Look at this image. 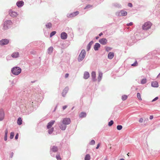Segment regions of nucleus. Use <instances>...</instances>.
Segmentation results:
<instances>
[{"instance_id":"1","label":"nucleus","mask_w":160,"mask_h":160,"mask_svg":"<svg viewBox=\"0 0 160 160\" xmlns=\"http://www.w3.org/2000/svg\"><path fill=\"white\" fill-rule=\"evenodd\" d=\"M21 68L18 67L16 66L12 68L11 70V72L12 74L15 75H18L21 73Z\"/></svg>"},{"instance_id":"2","label":"nucleus","mask_w":160,"mask_h":160,"mask_svg":"<svg viewBox=\"0 0 160 160\" xmlns=\"http://www.w3.org/2000/svg\"><path fill=\"white\" fill-rule=\"evenodd\" d=\"M12 24V22L11 20H7L4 22L3 28V29L7 30L10 28Z\"/></svg>"},{"instance_id":"3","label":"nucleus","mask_w":160,"mask_h":160,"mask_svg":"<svg viewBox=\"0 0 160 160\" xmlns=\"http://www.w3.org/2000/svg\"><path fill=\"white\" fill-rule=\"evenodd\" d=\"M152 25V23L149 21L145 22L142 26V29L147 30L150 28Z\"/></svg>"},{"instance_id":"4","label":"nucleus","mask_w":160,"mask_h":160,"mask_svg":"<svg viewBox=\"0 0 160 160\" xmlns=\"http://www.w3.org/2000/svg\"><path fill=\"white\" fill-rule=\"evenodd\" d=\"M86 55V52L84 50H82L79 54L78 60V61L80 62L82 61Z\"/></svg>"},{"instance_id":"5","label":"nucleus","mask_w":160,"mask_h":160,"mask_svg":"<svg viewBox=\"0 0 160 160\" xmlns=\"http://www.w3.org/2000/svg\"><path fill=\"white\" fill-rule=\"evenodd\" d=\"M25 109H26V111H25V113L26 114H29L33 110V108L31 105L30 107H24Z\"/></svg>"},{"instance_id":"6","label":"nucleus","mask_w":160,"mask_h":160,"mask_svg":"<svg viewBox=\"0 0 160 160\" xmlns=\"http://www.w3.org/2000/svg\"><path fill=\"white\" fill-rule=\"evenodd\" d=\"M62 122L66 126L67 125L70 124L71 122L70 119L69 118H64Z\"/></svg>"},{"instance_id":"7","label":"nucleus","mask_w":160,"mask_h":160,"mask_svg":"<svg viewBox=\"0 0 160 160\" xmlns=\"http://www.w3.org/2000/svg\"><path fill=\"white\" fill-rule=\"evenodd\" d=\"M9 41L7 39H2L0 41V45L4 46L8 43Z\"/></svg>"},{"instance_id":"8","label":"nucleus","mask_w":160,"mask_h":160,"mask_svg":"<svg viewBox=\"0 0 160 160\" xmlns=\"http://www.w3.org/2000/svg\"><path fill=\"white\" fill-rule=\"evenodd\" d=\"M9 13L10 15L12 17H16L18 15L17 12L12 11L11 10H9Z\"/></svg>"},{"instance_id":"9","label":"nucleus","mask_w":160,"mask_h":160,"mask_svg":"<svg viewBox=\"0 0 160 160\" xmlns=\"http://www.w3.org/2000/svg\"><path fill=\"white\" fill-rule=\"evenodd\" d=\"M79 13V12L78 11H76L74 12H73L72 13L69 14L68 15L67 17L68 18L72 17H75L78 15Z\"/></svg>"},{"instance_id":"10","label":"nucleus","mask_w":160,"mask_h":160,"mask_svg":"<svg viewBox=\"0 0 160 160\" xmlns=\"http://www.w3.org/2000/svg\"><path fill=\"white\" fill-rule=\"evenodd\" d=\"M99 42L101 44L105 45L107 43V40L105 38H103L100 39Z\"/></svg>"},{"instance_id":"11","label":"nucleus","mask_w":160,"mask_h":160,"mask_svg":"<svg viewBox=\"0 0 160 160\" xmlns=\"http://www.w3.org/2000/svg\"><path fill=\"white\" fill-rule=\"evenodd\" d=\"M59 127L62 130H65L67 128V126L64 123H63L62 122L60 123Z\"/></svg>"},{"instance_id":"12","label":"nucleus","mask_w":160,"mask_h":160,"mask_svg":"<svg viewBox=\"0 0 160 160\" xmlns=\"http://www.w3.org/2000/svg\"><path fill=\"white\" fill-rule=\"evenodd\" d=\"M4 117V113L2 109H0V121H2Z\"/></svg>"},{"instance_id":"13","label":"nucleus","mask_w":160,"mask_h":160,"mask_svg":"<svg viewBox=\"0 0 160 160\" xmlns=\"http://www.w3.org/2000/svg\"><path fill=\"white\" fill-rule=\"evenodd\" d=\"M55 122V121L54 120H52L48 122L47 125V128L48 129H49L52 128V127L53 125Z\"/></svg>"},{"instance_id":"14","label":"nucleus","mask_w":160,"mask_h":160,"mask_svg":"<svg viewBox=\"0 0 160 160\" xmlns=\"http://www.w3.org/2000/svg\"><path fill=\"white\" fill-rule=\"evenodd\" d=\"M24 2L22 1H18L16 3V5L18 8L22 7L24 5Z\"/></svg>"},{"instance_id":"15","label":"nucleus","mask_w":160,"mask_h":160,"mask_svg":"<svg viewBox=\"0 0 160 160\" xmlns=\"http://www.w3.org/2000/svg\"><path fill=\"white\" fill-rule=\"evenodd\" d=\"M67 37V34L65 32H62L61 34V38L62 39H66Z\"/></svg>"},{"instance_id":"16","label":"nucleus","mask_w":160,"mask_h":160,"mask_svg":"<svg viewBox=\"0 0 160 160\" xmlns=\"http://www.w3.org/2000/svg\"><path fill=\"white\" fill-rule=\"evenodd\" d=\"M151 86L155 88H158L159 86L158 83L156 81L152 82H151Z\"/></svg>"},{"instance_id":"17","label":"nucleus","mask_w":160,"mask_h":160,"mask_svg":"<svg viewBox=\"0 0 160 160\" xmlns=\"http://www.w3.org/2000/svg\"><path fill=\"white\" fill-rule=\"evenodd\" d=\"M127 14V12L123 10H121L119 12L118 15L119 16H126Z\"/></svg>"},{"instance_id":"18","label":"nucleus","mask_w":160,"mask_h":160,"mask_svg":"<svg viewBox=\"0 0 160 160\" xmlns=\"http://www.w3.org/2000/svg\"><path fill=\"white\" fill-rule=\"evenodd\" d=\"M19 54L18 52H14L13 53L12 55L11 56L13 58H17L19 57Z\"/></svg>"},{"instance_id":"19","label":"nucleus","mask_w":160,"mask_h":160,"mask_svg":"<svg viewBox=\"0 0 160 160\" xmlns=\"http://www.w3.org/2000/svg\"><path fill=\"white\" fill-rule=\"evenodd\" d=\"M114 56V54L113 52H109L108 55V58L109 59H112Z\"/></svg>"},{"instance_id":"20","label":"nucleus","mask_w":160,"mask_h":160,"mask_svg":"<svg viewBox=\"0 0 160 160\" xmlns=\"http://www.w3.org/2000/svg\"><path fill=\"white\" fill-rule=\"evenodd\" d=\"M100 44L98 43H96L94 47V49L95 50H98V48H99L100 47Z\"/></svg>"},{"instance_id":"21","label":"nucleus","mask_w":160,"mask_h":160,"mask_svg":"<svg viewBox=\"0 0 160 160\" xmlns=\"http://www.w3.org/2000/svg\"><path fill=\"white\" fill-rule=\"evenodd\" d=\"M79 116L81 118H84L86 116V113L85 112H82L80 114Z\"/></svg>"},{"instance_id":"22","label":"nucleus","mask_w":160,"mask_h":160,"mask_svg":"<svg viewBox=\"0 0 160 160\" xmlns=\"http://www.w3.org/2000/svg\"><path fill=\"white\" fill-rule=\"evenodd\" d=\"M89 77V74L88 72H85L84 75V78L85 79H88Z\"/></svg>"},{"instance_id":"23","label":"nucleus","mask_w":160,"mask_h":160,"mask_svg":"<svg viewBox=\"0 0 160 160\" xmlns=\"http://www.w3.org/2000/svg\"><path fill=\"white\" fill-rule=\"evenodd\" d=\"M17 123L19 125H21L22 124V120L21 118L19 117L18 119Z\"/></svg>"},{"instance_id":"24","label":"nucleus","mask_w":160,"mask_h":160,"mask_svg":"<svg viewBox=\"0 0 160 160\" xmlns=\"http://www.w3.org/2000/svg\"><path fill=\"white\" fill-rule=\"evenodd\" d=\"M93 43V42L92 41H91V42H90L88 44V46H87V50L88 51L90 48H91V46L92 45V44Z\"/></svg>"},{"instance_id":"25","label":"nucleus","mask_w":160,"mask_h":160,"mask_svg":"<svg viewBox=\"0 0 160 160\" xmlns=\"http://www.w3.org/2000/svg\"><path fill=\"white\" fill-rule=\"evenodd\" d=\"M53 48L52 47H50L48 50V53H52L53 52Z\"/></svg>"},{"instance_id":"26","label":"nucleus","mask_w":160,"mask_h":160,"mask_svg":"<svg viewBox=\"0 0 160 160\" xmlns=\"http://www.w3.org/2000/svg\"><path fill=\"white\" fill-rule=\"evenodd\" d=\"M68 89L66 88L62 92V95L63 96H65L68 91Z\"/></svg>"},{"instance_id":"27","label":"nucleus","mask_w":160,"mask_h":160,"mask_svg":"<svg viewBox=\"0 0 160 160\" xmlns=\"http://www.w3.org/2000/svg\"><path fill=\"white\" fill-rule=\"evenodd\" d=\"M58 148L56 147L53 146L51 149V150L53 152H56L58 151Z\"/></svg>"},{"instance_id":"28","label":"nucleus","mask_w":160,"mask_h":160,"mask_svg":"<svg viewBox=\"0 0 160 160\" xmlns=\"http://www.w3.org/2000/svg\"><path fill=\"white\" fill-rule=\"evenodd\" d=\"M90 155L88 154H87L85 156L84 159L85 160H90Z\"/></svg>"},{"instance_id":"29","label":"nucleus","mask_w":160,"mask_h":160,"mask_svg":"<svg viewBox=\"0 0 160 160\" xmlns=\"http://www.w3.org/2000/svg\"><path fill=\"white\" fill-rule=\"evenodd\" d=\"M48 129V132L50 134L52 133L54 130V128H52Z\"/></svg>"},{"instance_id":"30","label":"nucleus","mask_w":160,"mask_h":160,"mask_svg":"<svg viewBox=\"0 0 160 160\" xmlns=\"http://www.w3.org/2000/svg\"><path fill=\"white\" fill-rule=\"evenodd\" d=\"M137 97L138 98V99L139 100H140V101L142 100V99L141 98V94H140V93H139V92L137 93Z\"/></svg>"},{"instance_id":"31","label":"nucleus","mask_w":160,"mask_h":160,"mask_svg":"<svg viewBox=\"0 0 160 160\" xmlns=\"http://www.w3.org/2000/svg\"><path fill=\"white\" fill-rule=\"evenodd\" d=\"M52 26V24L51 23H47L46 25V26L47 28H51Z\"/></svg>"},{"instance_id":"32","label":"nucleus","mask_w":160,"mask_h":160,"mask_svg":"<svg viewBox=\"0 0 160 160\" xmlns=\"http://www.w3.org/2000/svg\"><path fill=\"white\" fill-rule=\"evenodd\" d=\"M128 96L126 95H123L122 97V100L124 101L127 99Z\"/></svg>"},{"instance_id":"33","label":"nucleus","mask_w":160,"mask_h":160,"mask_svg":"<svg viewBox=\"0 0 160 160\" xmlns=\"http://www.w3.org/2000/svg\"><path fill=\"white\" fill-rule=\"evenodd\" d=\"M14 133L13 132H11L10 133V138L11 139H12L13 138V137H14Z\"/></svg>"},{"instance_id":"34","label":"nucleus","mask_w":160,"mask_h":160,"mask_svg":"<svg viewBox=\"0 0 160 160\" xmlns=\"http://www.w3.org/2000/svg\"><path fill=\"white\" fill-rule=\"evenodd\" d=\"M96 73L94 72H92V77L93 79H94L96 77Z\"/></svg>"},{"instance_id":"35","label":"nucleus","mask_w":160,"mask_h":160,"mask_svg":"<svg viewBox=\"0 0 160 160\" xmlns=\"http://www.w3.org/2000/svg\"><path fill=\"white\" fill-rule=\"evenodd\" d=\"M147 82V79L146 78L142 79L141 81L142 84H144Z\"/></svg>"},{"instance_id":"36","label":"nucleus","mask_w":160,"mask_h":160,"mask_svg":"<svg viewBox=\"0 0 160 160\" xmlns=\"http://www.w3.org/2000/svg\"><path fill=\"white\" fill-rule=\"evenodd\" d=\"M102 74L101 72H99V76L98 77V79L99 80H100L102 78Z\"/></svg>"},{"instance_id":"37","label":"nucleus","mask_w":160,"mask_h":160,"mask_svg":"<svg viewBox=\"0 0 160 160\" xmlns=\"http://www.w3.org/2000/svg\"><path fill=\"white\" fill-rule=\"evenodd\" d=\"M56 33V31L52 32L50 34V37H52V36L54 35Z\"/></svg>"},{"instance_id":"38","label":"nucleus","mask_w":160,"mask_h":160,"mask_svg":"<svg viewBox=\"0 0 160 160\" xmlns=\"http://www.w3.org/2000/svg\"><path fill=\"white\" fill-rule=\"evenodd\" d=\"M138 62H137V61H135V62H134V63L132 64L131 65L132 66L135 67V66H137L138 65Z\"/></svg>"},{"instance_id":"39","label":"nucleus","mask_w":160,"mask_h":160,"mask_svg":"<svg viewBox=\"0 0 160 160\" xmlns=\"http://www.w3.org/2000/svg\"><path fill=\"white\" fill-rule=\"evenodd\" d=\"M95 141L94 140H92L91 141V142L90 143V144L91 145H93L95 144Z\"/></svg>"},{"instance_id":"40","label":"nucleus","mask_w":160,"mask_h":160,"mask_svg":"<svg viewBox=\"0 0 160 160\" xmlns=\"http://www.w3.org/2000/svg\"><path fill=\"white\" fill-rule=\"evenodd\" d=\"M122 126L121 125H118L117 126V129L118 130H121L122 128Z\"/></svg>"},{"instance_id":"41","label":"nucleus","mask_w":160,"mask_h":160,"mask_svg":"<svg viewBox=\"0 0 160 160\" xmlns=\"http://www.w3.org/2000/svg\"><path fill=\"white\" fill-rule=\"evenodd\" d=\"M113 123V121H111L108 123V126H111Z\"/></svg>"},{"instance_id":"42","label":"nucleus","mask_w":160,"mask_h":160,"mask_svg":"<svg viewBox=\"0 0 160 160\" xmlns=\"http://www.w3.org/2000/svg\"><path fill=\"white\" fill-rule=\"evenodd\" d=\"M92 7V6L90 5H87L84 8V9H87V8H91Z\"/></svg>"},{"instance_id":"43","label":"nucleus","mask_w":160,"mask_h":160,"mask_svg":"<svg viewBox=\"0 0 160 160\" xmlns=\"http://www.w3.org/2000/svg\"><path fill=\"white\" fill-rule=\"evenodd\" d=\"M56 158L58 160V159L61 160V158H60V155L59 154L57 155Z\"/></svg>"},{"instance_id":"44","label":"nucleus","mask_w":160,"mask_h":160,"mask_svg":"<svg viewBox=\"0 0 160 160\" xmlns=\"http://www.w3.org/2000/svg\"><path fill=\"white\" fill-rule=\"evenodd\" d=\"M112 48L108 47H107L106 48V50L108 52L110 51L111 49Z\"/></svg>"},{"instance_id":"45","label":"nucleus","mask_w":160,"mask_h":160,"mask_svg":"<svg viewBox=\"0 0 160 160\" xmlns=\"http://www.w3.org/2000/svg\"><path fill=\"white\" fill-rule=\"evenodd\" d=\"M8 133V130L7 129H6L5 130V131L4 136H7Z\"/></svg>"},{"instance_id":"46","label":"nucleus","mask_w":160,"mask_h":160,"mask_svg":"<svg viewBox=\"0 0 160 160\" xmlns=\"http://www.w3.org/2000/svg\"><path fill=\"white\" fill-rule=\"evenodd\" d=\"M18 136H19L18 133H17L15 136V139L17 140L18 139Z\"/></svg>"},{"instance_id":"47","label":"nucleus","mask_w":160,"mask_h":160,"mask_svg":"<svg viewBox=\"0 0 160 160\" xmlns=\"http://www.w3.org/2000/svg\"><path fill=\"white\" fill-rule=\"evenodd\" d=\"M158 97H156L155 98H154V99H153L152 100V102H153L157 100H158Z\"/></svg>"},{"instance_id":"48","label":"nucleus","mask_w":160,"mask_h":160,"mask_svg":"<svg viewBox=\"0 0 160 160\" xmlns=\"http://www.w3.org/2000/svg\"><path fill=\"white\" fill-rule=\"evenodd\" d=\"M139 121L140 122H141V123L143 121V119L142 118H140L139 119Z\"/></svg>"},{"instance_id":"49","label":"nucleus","mask_w":160,"mask_h":160,"mask_svg":"<svg viewBox=\"0 0 160 160\" xmlns=\"http://www.w3.org/2000/svg\"><path fill=\"white\" fill-rule=\"evenodd\" d=\"M15 82L14 80H13L11 83L12 84V86H14V85L15 84Z\"/></svg>"},{"instance_id":"50","label":"nucleus","mask_w":160,"mask_h":160,"mask_svg":"<svg viewBox=\"0 0 160 160\" xmlns=\"http://www.w3.org/2000/svg\"><path fill=\"white\" fill-rule=\"evenodd\" d=\"M13 153L12 152L11 153L10 157V158H12L13 156Z\"/></svg>"},{"instance_id":"51","label":"nucleus","mask_w":160,"mask_h":160,"mask_svg":"<svg viewBox=\"0 0 160 160\" xmlns=\"http://www.w3.org/2000/svg\"><path fill=\"white\" fill-rule=\"evenodd\" d=\"M128 6L132 7V4L131 3H129L128 4Z\"/></svg>"},{"instance_id":"52","label":"nucleus","mask_w":160,"mask_h":160,"mask_svg":"<svg viewBox=\"0 0 160 160\" xmlns=\"http://www.w3.org/2000/svg\"><path fill=\"white\" fill-rule=\"evenodd\" d=\"M132 22H130V23H128L127 24V25L128 26H132Z\"/></svg>"},{"instance_id":"53","label":"nucleus","mask_w":160,"mask_h":160,"mask_svg":"<svg viewBox=\"0 0 160 160\" xmlns=\"http://www.w3.org/2000/svg\"><path fill=\"white\" fill-rule=\"evenodd\" d=\"M67 107V106L66 105L62 107V109L63 110H65Z\"/></svg>"},{"instance_id":"54","label":"nucleus","mask_w":160,"mask_h":160,"mask_svg":"<svg viewBox=\"0 0 160 160\" xmlns=\"http://www.w3.org/2000/svg\"><path fill=\"white\" fill-rule=\"evenodd\" d=\"M100 146V143H98L97 146V147L96 148L97 149H98L99 148Z\"/></svg>"},{"instance_id":"55","label":"nucleus","mask_w":160,"mask_h":160,"mask_svg":"<svg viewBox=\"0 0 160 160\" xmlns=\"http://www.w3.org/2000/svg\"><path fill=\"white\" fill-rule=\"evenodd\" d=\"M69 76V74L68 73H66L65 75V78H67Z\"/></svg>"},{"instance_id":"56","label":"nucleus","mask_w":160,"mask_h":160,"mask_svg":"<svg viewBox=\"0 0 160 160\" xmlns=\"http://www.w3.org/2000/svg\"><path fill=\"white\" fill-rule=\"evenodd\" d=\"M4 140L5 141H6L7 140V136H4Z\"/></svg>"},{"instance_id":"57","label":"nucleus","mask_w":160,"mask_h":160,"mask_svg":"<svg viewBox=\"0 0 160 160\" xmlns=\"http://www.w3.org/2000/svg\"><path fill=\"white\" fill-rule=\"evenodd\" d=\"M153 118V116L151 115V116H150L149 118H150V119H152Z\"/></svg>"},{"instance_id":"58","label":"nucleus","mask_w":160,"mask_h":160,"mask_svg":"<svg viewBox=\"0 0 160 160\" xmlns=\"http://www.w3.org/2000/svg\"><path fill=\"white\" fill-rule=\"evenodd\" d=\"M9 58H10V57L9 56H8L7 57L6 59H7V60L8 61L9 60Z\"/></svg>"},{"instance_id":"59","label":"nucleus","mask_w":160,"mask_h":160,"mask_svg":"<svg viewBox=\"0 0 160 160\" xmlns=\"http://www.w3.org/2000/svg\"><path fill=\"white\" fill-rule=\"evenodd\" d=\"M103 34V33H102V32H101L99 34V36H101Z\"/></svg>"},{"instance_id":"60","label":"nucleus","mask_w":160,"mask_h":160,"mask_svg":"<svg viewBox=\"0 0 160 160\" xmlns=\"http://www.w3.org/2000/svg\"><path fill=\"white\" fill-rule=\"evenodd\" d=\"M98 38H99V37H96V39H98Z\"/></svg>"},{"instance_id":"61","label":"nucleus","mask_w":160,"mask_h":160,"mask_svg":"<svg viewBox=\"0 0 160 160\" xmlns=\"http://www.w3.org/2000/svg\"><path fill=\"white\" fill-rule=\"evenodd\" d=\"M35 82V81H32L31 82L32 83H34Z\"/></svg>"},{"instance_id":"62","label":"nucleus","mask_w":160,"mask_h":160,"mask_svg":"<svg viewBox=\"0 0 160 160\" xmlns=\"http://www.w3.org/2000/svg\"><path fill=\"white\" fill-rule=\"evenodd\" d=\"M119 160H124V159L123 158H122L120 159Z\"/></svg>"},{"instance_id":"63","label":"nucleus","mask_w":160,"mask_h":160,"mask_svg":"<svg viewBox=\"0 0 160 160\" xmlns=\"http://www.w3.org/2000/svg\"><path fill=\"white\" fill-rule=\"evenodd\" d=\"M160 75V73L159 74V75H158V77H159V76Z\"/></svg>"},{"instance_id":"64","label":"nucleus","mask_w":160,"mask_h":160,"mask_svg":"<svg viewBox=\"0 0 160 160\" xmlns=\"http://www.w3.org/2000/svg\"><path fill=\"white\" fill-rule=\"evenodd\" d=\"M128 154H129V153H128V154H127V155H128Z\"/></svg>"}]
</instances>
